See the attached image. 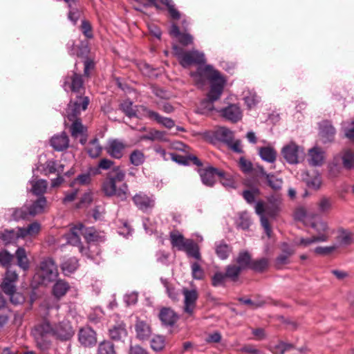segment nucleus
Listing matches in <instances>:
<instances>
[{"mask_svg":"<svg viewBox=\"0 0 354 354\" xmlns=\"http://www.w3.org/2000/svg\"><path fill=\"white\" fill-rule=\"evenodd\" d=\"M129 160L131 164L138 167L145 162V156L142 151L136 149L131 153L129 156Z\"/></svg>","mask_w":354,"mask_h":354,"instance_id":"46","label":"nucleus"},{"mask_svg":"<svg viewBox=\"0 0 354 354\" xmlns=\"http://www.w3.org/2000/svg\"><path fill=\"white\" fill-rule=\"evenodd\" d=\"M89 104V98L87 96H82L81 94L77 95L74 101L71 100L68 104L67 118L68 120L75 119L80 114L81 111H85Z\"/></svg>","mask_w":354,"mask_h":354,"instance_id":"8","label":"nucleus"},{"mask_svg":"<svg viewBox=\"0 0 354 354\" xmlns=\"http://www.w3.org/2000/svg\"><path fill=\"white\" fill-rule=\"evenodd\" d=\"M318 205L319 212L324 213L330 209L332 203L330 198L323 197L321 198Z\"/></svg>","mask_w":354,"mask_h":354,"instance_id":"64","label":"nucleus"},{"mask_svg":"<svg viewBox=\"0 0 354 354\" xmlns=\"http://www.w3.org/2000/svg\"><path fill=\"white\" fill-rule=\"evenodd\" d=\"M232 251V247L224 240L215 243V253L219 259L222 260L227 259Z\"/></svg>","mask_w":354,"mask_h":354,"instance_id":"31","label":"nucleus"},{"mask_svg":"<svg viewBox=\"0 0 354 354\" xmlns=\"http://www.w3.org/2000/svg\"><path fill=\"white\" fill-rule=\"evenodd\" d=\"M328 239V235H322V236H313L310 238H301L298 243H297V245H302L304 247H307L312 243L316 242H325Z\"/></svg>","mask_w":354,"mask_h":354,"instance_id":"44","label":"nucleus"},{"mask_svg":"<svg viewBox=\"0 0 354 354\" xmlns=\"http://www.w3.org/2000/svg\"><path fill=\"white\" fill-rule=\"evenodd\" d=\"M17 240V233L15 230L4 229L0 230V241H2L5 245H8Z\"/></svg>","mask_w":354,"mask_h":354,"instance_id":"41","label":"nucleus"},{"mask_svg":"<svg viewBox=\"0 0 354 354\" xmlns=\"http://www.w3.org/2000/svg\"><path fill=\"white\" fill-rule=\"evenodd\" d=\"M46 203L47 201L45 196L38 197L30 205L26 203L21 207L12 208L11 218L15 221L29 220L30 218L42 214Z\"/></svg>","mask_w":354,"mask_h":354,"instance_id":"2","label":"nucleus"},{"mask_svg":"<svg viewBox=\"0 0 354 354\" xmlns=\"http://www.w3.org/2000/svg\"><path fill=\"white\" fill-rule=\"evenodd\" d=\"M0 288L6 295L10 297L11 303L14 304L21 303L18 298H15V296L19 295V294L17 292V288L15 283L3 279V281L0 285Z\"/></svg>","mask_w":354,"mask_h":354,"instance_id":"28","label":"nucleus"},{"mask_svg":"<svg viewBox=\"0 0 354 354\" xmlns=\"http://www.w3.org/2000/svg\"><path fill=\"white\" fill-rule=\"evenodd\" d=\"M226 80L221 77L210 83V88L207 94L206 98L201 102V104L209 109H212L213 103L220 99L224 89Z\"/></svg>","mask_w":354,"mask_h":354,"instance_id":"6","label":"nucleus"},{"mask_svg":"<svg viewBox=\"0 0 354 354\" xmlns=\"http://www.w3.org/2000/svg\"><path fill=\"white\" fill-rule=\"evenodd\" d=\"M84 77L89 78L91 75V71L95 68V62L93 58L90 57L84 59Z\"/></svg>","mask_w":354,"mask_h":354,"instance_id":"56","label":"nucleus"},{"mask_svg":"<svg viewBox=\"0 0 354 354\" xmlns=\"http://www.w3.org/2000/svg\"><path fill=\"white\" fill-rule=\"evenodd\" d=\"M221 115L225 119L236 123L241 119L242 113L240 108L234 104H230L228 106L221 110Z\"/></svg>","mask_w":354,"mask_h":354,"instance_id":"23","label":"nucleus"},{"mask_svg":"<svg viewBox=\"0 0 354 354\" xmlns=\"http://www.w3.org/2000/svg\"><path fill=\"white\" fill-rule=\"evenodd\" d=\"M192 275L194 279L202 280L204 278L205 273L200 264L194 262L192 264Z\"/></svg>","mask_w":354,"mask_h":354,"instance_id":"59","label":"nucleus"},{"mask_svg":"<svg viewBox=\"0 0 354 354\" xmlns=\"http://www.w3.org/2000/svg\"><path fill=\"white\" fill-rule=\"evenodd\" d=\"M58 275V269L55 261L48 257L40 262L34 276V281L37 285L48 286L55 281Z\"/></svg>","mask_w":354,"mask_h":354,"instance_id":"3","label":"nucleus"},{"mask_svg":"<svg viewBox=\"0 0 354 354\" xmlns=\"http://www.w3.org/2000/svg\"><path fill=\"white\" fill-rule=\"evenodd\" d=\"M89 144L92 147L87 150L88 155L93 158L98 157L102 150V147L99 144L98 139L95 138L90 141Z\"/></svg>","mask_w":354,"mask_h":354,"instance_id":"53","label":"nucleus"},{"mask_svg":"<svg viewBox=\"0 0 354 354\" xmlns=\"http://www.w3.org/2000/svg\"><path fill=\"white\" fill-rule=\"evenodd\" d=\"M132 201L135 205L144 212L152 209L155 205L154 199L143 192L136 194L132 197Z\"/></svg>","mask_w":354,"mask_h":354,"instance_id":"16","label":"nucleus"},{"mask_svg":"<svg viewBox=\"0 0 354 354\" xmlns=\"http://www.w3.org/2000/svg\"><path fill=\"white\" fill-rule=\"evenodd\" d=\"M91 48L88 45L87 40L81 41L80 44L77 46V57L86 59L91 57L90 56Z\"/></svg>","mask_w":354,"mask_h":354,"instance_id":"45","label":"nucleus"},{"mask_svg":"<svg viewBox=\"0 0 354 354\" xmlns=\"http://www.w3.org/2000/svg\"><path fill=\"white\" fill-rule=\"evenodd\" d=\"M14 259V255L10 254L7 250L3 249L0 251V265L6 268L11 266V262Z\"/></svg>","mask_w":354,"mask_h":354,"instance_id":"52","label":"nucleus"},{"mask_svg":"<svg viewBox=\"0 0 354 354\" xmlns=\"http://www.w3.org/2000/svg\"><path fill=\"white\" fill-rule=\"evenodd\" d=\"M142 111L146 113L147 116L151 120H155L157 123L162 124L167 129H171L175 126V122L170 118L161 116L158 113L149 109L145 106H141Z\"/></svg>","mask_w":354,"mask_h":354,"instance_id":"18","label":"nucleus"},{"mask_svg":"<svg viewBox=\"0 0 354 354\" xmlns=\"http://www.w3.org/2000/svg\"><path fill=\"white\" fill-rule=\"evenodd\" d=\"M242 270L240 267H237L235 264H230L225 267V276L232 282H236Z\"/></svg>","mask_w":354,"mask_h":354,"instance_id":"40","label":"nucleus"},{"mask_svg":"<svg viewBox=\"0 0 354 354\" xmlns=\"http://www.w3.org/2000/svg\"><path fill=\"white\" fill-rule=\"evenodd\" d=\"M135 330L136 333V337L142 341L149 339L151 335V328L150 325L147 322L141 320L138 317L136 318Z\"/></svg>","mask_w":354,"mask_h":354,"instance_id":"22","label":"nucleus"},{"mask_svg":"<svg viewBox=\"0 0 354 354\" xmlns=\"http://www.w3.org/2000/svg\"><path fill=\"white\" fill-rule=\"evenodd\" d=\"M213 138L217 141L230 145L234 136L232 131L226 127H220L213 133Z\"/></svg>","mask_w":354,"mask_h":354,"instance_id":"30","label":"nucleus"},{"mask_svg":"<svg viewBox=\"0 0 354 354\" xmlns=\"http://www.w3.org/2000/svg\"><path fill=\"white\" fill-rule=\"evenodd\" d=\"M197 171L201 176L202 183L207 187L214 185L216 176L222 177L224 175V171L211 165H208L204 169L199 168Z\"/></svg>","mask_w":354,"mask_h":354,"instance_id":"9","label":"nucleus"},{"mask_svg":"<svg viewBox=\"0 0 354 354\" xmlns=\"http://www.w3.org/2000/svg\"><path fill=\"white\" fill-rule=\"evenodd\" d=\"M167 133L166 131L152 129L148 134L142 136L140 139L142 140L153 141L156 140L162 142H169V140L167 137Z\"/></svg>","mask_w":354,"mask_h":354,"instance_id":"34","label":"nucleus"},{"mask_svg":"<svg viewBox=\"0 0 354 354\" xmlns=\"http://www.w3.org/2000/svg\"><path fill=\"white\" fill-rule=\"evenodd\" d=\"M205 62L206 59L204 53L197 50H192L185 51L179 64L183 68H187L192 65L205 64Z\"/></svg>","mask_w":354,"mask_h":354,"instance_id":"10","label":"nucleus"},{"mask_svg":"<svg viewBox=\"0 0 354 354\" xmlns=\"http://www.w3.org/2000/svg\"><path fill=\"white\" fill-rule=\"evenodd\" d=\"M310 159L309 163L313 166H320L323 163L324 156L322 150L317 147H315L309 150Z\"/></svg>","mask_w":354,"mask_h":354,"instance_id":"35","label":"nucleus"},{"mask_svg":"<svg viewBox=\"0 0 354 354\" xmlns=\"http://www.w3.org/2000/svg\"><path fill=\"white\" fill-rule=\"evenodd\" d=\"M151 347L156 351H160L165 347V338L157 335L151 340Z\"/></svg>","mask_w":354,"mask_h":354,"instance_id":"62","label":"nucleus"},{"mask_svg":"<svg viewBox=\"0 0 354 354\" xmlns=\"http://www.w3.org/2000/svg\"><path fill=\"white\" fill-rule=\"evenodd\" d=\"M263 184L272 190L273 192L280 193L282 190L283 180L278 177L274 173L266 174V178L262 180Z\"/></svg>","mask_w":354,"mask_h":354,"instance_id":"20","label":"nucleus"},{"mask_svg":"<svg viewBox=\"0 0 354 354\" xmlns=\"http://www.w3.org/2000/svg\"><path fill=\"white\" fill-rule=\"evenodd\" d=\"M93 201V196L91 192L84 193L80 198L78 203H76V208L82 209L88 207Z\"/></svg>","mask_w":354,"mask_h":354,"instance_id":"57","label":"nucleus"},{"mask_svg":"<svg viewBox=\"0 0 354 354\" xmlns=\"http://www.w3.org/2000/svg\"><path fill=\"white\" fill-rule=\"evenodd\" d=\"M160 2L166 7L171 19L179 20L180 19L181 13L176 8V5L173 0H160Z\"/></svg>","mask_w":354,"mask_h":354,"instance_id":"39","label":"nucleus"},{"mask_svg":"<svg viewBox=\"0 0 354 354\" xmlns=\"http://www.w3.org/2000/svg\"><path fill=\"white\" fill-rule=\"evenodd\" d=\"M226 279L225 272L216 271L211 277V285L213 287L225 286Z\"/></svg>","mask_w":354,"mask_h":354,"instance_id":"48","label":"nucleus"},{"mask_svg":"<svg viewBox=\"0 0 354 354\" xmlns=\"http://www.w3.org/2000/svg\"><path fill=\"white\" fill-rule=\"evenodd\" d=\"M182 292L185 297L184 311L189 315H192L196 306L198 293L196 289L189 290L184 288Z\"/></svg>","mask_w":354,"mask_h":354,"instance_id":"13","label":"nucleus"},{"mask_svg":"<svg viewBox=\"0 0 354 354\" xmlns=\"http://www.w3.org/2000/svg\"><path fill=\"white\" fill-rule=\"evenodd\" d=\"M74 334L75 330L68 320H63L54 325V337L60 341H68Z\"/></svg>","mask_w":354,"mask_h":354,"instance_id":"11","label":"nucleus"},{"mask_svg":"<svg viewBox=\"0 0 354 354\" xmlns=\"http://www.w3.org/2000/svg\"><path fill=\"white\" fill-rule=\"evenodd\" d=\"M71 121L73 122L71 127V136L77 138L79 135L83 133L84 127L82 124L81 119L78 116Z\"/></svg>","mask_w":354,"mask_h":354,"instance_id":"51","label":"nucleus"},{"mask_svg":"<svg viewBox=\"0 0 354 354\" xmlns=\"http://www.w3.org/2000/svg\"><path fill=\"white\" fill-rule=\"evenodd\" d=\"M15 257L17 259V264L19 268L24 271L29 269V261L26 255V252L24 248H18L15 253L14 257Z\"/></svg>","mask_w":354,"mask_h":354,"instance_id":"32","label":"nucleus"},{"mask_svg":"<svg viewBox=\"0 0 354 354\" xmlns=\"http://www.w3.org/2000/svg\"><path fill=\"white\" fill-rule=\"evenodd\" d=\"M336 131L331 122L324 120L319 126V136L324 143L332 142L334 140Z\"/></svg>","mask_w":354,"mask_h":354,"instance_id":"19","label":"nucleus"},{"mask_svg":"<svg viewBox=\"0 0 354 354\" xmlns=\"http://www.w3.org/2000/svg\"><path fill=\"white\" fill-rule=\"evenodd\" d=\"M47 188V181L46 180H39L32 182L31 192L34 195L39 197L44 196V194L46 192Z\"/></svg>","mask_w":354,"mask_h":354,"instance_id":"43","label":"nucleus"},{"mask_svg":"<svg viewBox=\"0 0 354 354\" xmlns=\"http://www.w3.org/2000/svg\"><path fill=\"white\" fill-rule=\"evenodd\" d=\"M342 162V166L347 170H351L354 167V151L351 149H346L335 156L333 163L338 166Z\"/></svg>","mask_w":354,"mask_h":354,"instance_id":"15","label":"nucleus"},{"mask_svg":"<svg viewBox=\"0 0 354 354\" xmlns=\"http://www.w3.org/2000/svg\"><path fill=\"white\" fill-rule=\"evenodd\" d=\"M133 102L129 100H125L120 104V109L129 118L137 117L136 111L133 109Z\"/></svg>","mask_w":354,"mask_h":354,"instance_id":"47","label":"nucleus"},{"mask_svg":"<svg viewBox=\"0 0 354 354\" xmlns=\"http://www.w3.org/2000/svg\"><path fill=\"white\" fill-rule=\"evenodd\" d=\"M71 289V286L68 281L64 279H57L53 286L52 295L57 300H59L66 295Z\"/></svg>","mask_w":354,"mask_h":354,"instance_id":"25","label":"nucleus"},{"mask_svg":"<svg viewBox=\"0 0 354 354\" xmlns=\"http://www.w3.org/2000/svg\"><path fill=\"white\" fill-rule=\"evenodd\" d=\"M80 30L87 39L93 37L92 26L88 20L84 19L82 21Z\"/></svg>","mask_w":354,"mask_h":354,"instance_id":"60","label":"nucleus"},{"mask_svg":"<svg viewBox=\"0 0 354 354\" xmlns=\"http://www.w3.org/2000/svg\"><path fill=\"white\" fill-rule=\"evenodd\" d=\"M84 228V225L80 223L77 225H75L70 229V231L65 234V238L67 243L73 246H78L81 244V239L80 237L79 232L81 233Z\"/></svg>","mask_w":354,"mask_h":354,"instance_id":"27","label":"nucleus"},{"mask_svg":"<svg viewBox=\"0 0 354 354\" xmlns=\"http://www.w3.org/2000/svg\"><path fill=\"white\" fill-rule=\"evenodd\" d=\"M109 334L112 340H121L122 338L126 337L128 334L126 324L123 322L117 323L109 328Z\"/></svg>","mask_w":354,"mask_h":354,"instance_id":"29","label":"nucleus"},{"mask_svg":"<svg viewBox=\"0 0 354 354\" xmlns=\"http://www.w3.org/2000/svg\"><path fill=\"white\" fill-rule=\"evenodd\" d=\"M68 19L75 25L82 15V10L77 7V4L69 5Z\"/></svg>","mask_w":354,"mask_h":354,"instance_id":"49","label":"nucleus"},{"mask_svg":"<svg viewBox=\"0 0 354 354\" xmlns=\"http://www.w3.org/2000/svg\"><path fill=\"white\" fill-rule=\"evenodd\" d=\"M50 142L55 151H62L68 147L69 139L66 132L63 131L61 134L53 136Z\"/></svg>","mask_w":354,"mask_h":354,"instance_id":"24","label":"nucleus"},{"mask_svg":"<svg viewBox=\"0 0 354 354\" xmlns=\"http://www.w3.org/2000/svg\"><path fill=\"white\" fill-rule=\"evenodd\" d=\"M37 347L43 353L47 352L51 346V342L47 339V337H34Z\"/></svg>","mask_w":354,"mask_h":354,"instance_id":"58","label":"nucleus"},{"mask_svg":"<svg viewBox=\"0 0 354 354\" xmlns=\"http://www.w3.org/2000/svg\"><path fill=\"white\" fill-rule=\"evenodd\" d=\"M97 354H116L114 344L110 341H103L99 344Z\"/></svg>","mask_w":354,"mask_h":354,"instance_id":"50","label":"nucleus"},{"mask_svg":"<svg viewBox=\"0 0 354 354\" xmlns=\"http://www.w3.org/2000/svg\"><path fill=\"white\" fill-rule=\"evenodd\" d=\"M239 167L245 174H249L252 171V164L250 161L246 160L244 157L239 159Z\"/></svg>","mask_w":354,"mask_h":354,"instance_id":"63","label":"nucleus"},{"mask_svg":"<svg viewBox=\"0 0 354 354\" xmlns=\"http://www.w3.org/2000/svg\"><path fill=\"white\" fill-rule=\"evenodd\" d=\"M269 266V260L266 257L258 259H252L250 269L257 273H262L267 270Z\"/></svg>","mask_w":354,"mask_h":354,"instance_id":"38","label":"nucleus"},{"mask_svg":"<svg viewBox=\"0 0 354 354\" xmlns=\"http://www.w3.org/2000/svg\"><path fill=\"white\" fill-rule=\"evenodd\" d=\"M125 145L118 140H113L106 147L107 153L112 158L120 159L123 156V151Z\"/></svg>","mask_w":354,"mask_h":354,"instance_id":"26","label":"nucleus"},{"mask_svg":"<svg viewBox=\"0 0 354 354\" xmlns=\"http://www.w3.org/2000/svg\"><path fill=\"white\" fill-rule=\"evenodd\" d=\"M189 75L198 87L204 86L207 81L212 83L222 77L221 73L209 64L198 65L196 70L190 72Z\"/></svg>","mask_w":354,"mask_h":354,"instance_id":"4","label":"nucleus"},{"mask_svg":"<svg viewBox=\"0 0 354 354\" xmlns=\"http://www.w3.org/2000/svg\"><path fill=\"white\" fill-rule=\"evenodd\" d=\"M236 263V266L240 267V269L243 271L246 269H250L252 263V257L248 251H241L239 253Z\"/></svg>","mask_w":354,"mask_h":354,"instance_id":"33","label":"nucleus"},{"mask_svg":"<svg viewBox=\"0 0 354 354\" xmlns=\"http://www.w3.org/2000/svg\"><path fill=\"white\" fill-rule=\"evenodd\" d=\"M169 239L171 246L176 248L178 250H183L186 247L187 239H185L184 236L178 232H170Z\"/></svg>","mask_w":354,"mask_h":354,"instance_id":"37","label":"nucleus"},{"mask_svg":"<svg viewBox=\"0 0 354 354\" xmlns=\"http://www.w3.org/2000/svg\"><path fill=\"white\" fill-rule=\"evenodd\" d=\"M78 340L85 347H91L96 344L95 331L90 326L82 327L78 332Z\"/></svg>","mask_w":354,"mask_h":354,"instance_id":"14","label":"nucleus"},{"mask_svg":"<svg viewBox=\"0 0 354 354\" xmlns=\"http://www.w3.org/2000/svg\"><path fill=\"white\" fill-rule=\"evenodd\" d=\"M84 76L79 73L75 63L74 70L64 77L62 87L66 92L82 94V91L84 90Z\"/></svg>","mask_w":354,"mask_h":354,"instance_id":"5","label":"nucleus"},{"mask_svg":"<svg viewBox=\"0 0 354 354\" xmlns=\"http://www.w3.org/2000/svg\"><path fill=\"white\" fill-rule=\"evenodd\" d=\"M310 226L318 234L317 236L326 235L325 232L328 230V225L326 222L323 221L313 222Z\"/></svg>","mask_w":354,"mask_h":354,"instance_id":"61","label":"nucleus"},{"mask_svg":"<svg viewBox=\"0 0 354 354\" xmlns=\"http://www.w3.org/2000/svg\"><path fill=\"white\" fill-rule=\"evenodd\" d=\"M183 250L187 252L188 256L197 260H200L201 258L199 247L192 239H187L186 247Z\"/></svg>","mask_w":354,"mask_h":354,"instance_id":"42","label":"nucleus"},{"mask_svg":"<svg viewBox=\"0 0 354 354\" xmlns=\"http://www.w3.org/2000/svg\"><path fill=\"white\" fill-rule=\"evenodd\" d=\"M78 266V261L77 259L70 258L62 263V269L63 271L73 273L77 269Z\"/></svg>","mask_w":354,"mask_h":354,"instance_id":"55","label":"nucleus"},{"mask_svg":"<svg viewBox=\"0 0 354 354\" xmlns=\"http://www.w3.org/2000/svg\"><path fill=\"white\" fill-rule=\"evenodd\" d=\"M281 153L286 161L290 165L297 164L299 162V158H303L305 154L303 147L293 141L284 145L281 149Z\"/></svg>","mask_w":354,"mask_h":354,"instance_id":"7","label":"nucleus"},{"mask_svg":"<svg viewBox=\"0 0 354 354\" xmlns=\"http://www.w3.org/2000/svg\"><path fill=\"white\" fill-rule=\"evenodd\" d=\"M158 317L162 325L173 326L179 319L178 314L169 307H162L159 312Z\"/></svg>","mask_w":354,"mask_h":354,"instance_id":"17","label":"nucleus"},{"mask_svg":"<svg viewBox=\"0 0 354 354\" xmlns=\"http://www.w3.org/2000/svg\"><path fill=\"white\" fill-rule=\"evenodd\" d=\"M91 182V173H82L79 174L72 182L69 186L73 187L75 184L78 183L81 185H87Z\"/></svg>","mask_w":354,"mask_h":354,"instance_id":"54","label":"nucleus"},{"mask_svg":"<svg viewBox=\"0 0 354 354\" xmlns=\"http://www.w3.org/2000/svg\"><path fill=\"white\" fill-rule=\"evenodd\" d=\"M32 334L33 337L39 338L48 337L50 335L54 337V325H52L48 319L44 318L35 325Z\"/></svg>","mask_w":354,"mask_h":354,"instance_id":"12","label":"nucleus"},{"mask_svg":"<svg viewBox=\"0 0 354 354\" xmlns=\"http://www.w3.org/2000/svg\"><path fill=\"white\" fill-rule=\"evenodd\" d=\"M125 178V172L120 167L113 168L111 171L106 174V176L102 183V191L106 197H116L119 201H126L130 196L129 186L123 183L117 187L118 183H122Z\"/></svg>","mask_w":354,"mask_h":354,"instance_id":"1","label":"nucleus"},{"mask_svg":"<svg viewBox=\"0 0 354 354\" xmlns=\"http://www.w3.org/2000/svg\"><path fill=\"white\" fill-rule=\"evenodd\" d=\"M169 34L177 38L178 42L183 46H187L193 43V37L189 33L181 32L178 26L174 23L171 24Z\"/></svg>","mask_w":354,"mask_h":354,"instance_id":"21","label":"nucleus"},{"mask_svg":"<svg viewBox=\"0 0 354 354\" xmlns=\"http://www.w3.org/2000/svg\"><path fill=\"white\" fill-rule=\"evenodd\" d=\"M261 158L270 163H273L277 159V151L272 147H262L259 149Z\"/></svg>","mask_w":354,"mask_h":354,"instance_id":"36","label":"nucleus"}]
</instances>
